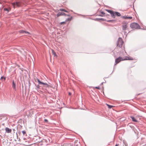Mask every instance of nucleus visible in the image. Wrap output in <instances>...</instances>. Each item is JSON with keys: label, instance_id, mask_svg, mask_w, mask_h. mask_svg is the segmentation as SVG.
<instances>
[{"label": "nucleus", "instance_id": "nucleus-18", "mask_svg": "<svg viewBox=\"0 0 146 146\" xmlns=\"http://www.w3.org/2000/svg\"><path fill=\"white\" fill-rule=\"evenodd\" d=\"M59 10L60 11H64V12H68V11H66L65 9H60Z\"/></svg>", "mask_w": 146, "mask_h": 146}, {"label": "nucleus", "instance_id": "nucleus-3", "mask_svg": "<svg viewBox=\"0 0 146 146\" xmlns=\"http://www.w3.org/2000/svg\"><path fill=\"white\" fill-rule=\"evenodd\" d=\"M130 27L132 29H139L140 27L139 25L136 23H133L131 24L130 25Z\"/></svg>", "mask_w": 146, "mask_h": 146}, {"label": "nucleus", "instance_id": "nucleus-22", "mask_svg": "<svg viewBox=\"0 0 146 146\" xmlns=\"http://www.w3.org/2000/svg\"><path fill=\"white\" fill-rule=\"evenodd\" d=\"M93 88H94H94H95L97 89H98L99 90L100 89V88L99 87H93Z\"/></svg>", "mask_w": 146, "mask_h": 146}, {"label": "nucleus", "instance_id": "nucleus-27", "mask_svg": "<svg viewBox=\"0 0 146 146\" xmlns=\"http://www.w3.org/2000/svg\"><path fill=\"white\" fill-rule=\"evenodd\" d=\"M119 145V144H116L115 146H118Z\"/></svg>", "mask_w": 146, "mask_h": 146}, {"label": "nucleus", "instance_id": "nucleus-28", "mask_svg": "<svg viewBox=\"0 0 146 146\" xmlns=\"http://www.w3.org/2000/svg\"><path fill=\"white\" fill-rule=\"evenodd\" d=\"M110 21V20L109 21Z\"/></svg>", "mask_w": 146, "mask_h": 146}, {"label": "nucleus", "instance_id": "nucleus-15", "mask_svg": "<svg viewBox=\"0 0 146 146\" xmlns=\"http://www.w3.org/2000/svg\"><path fill=\"white\" fill-rule=\"evenodd\" d=\"M4 10L5 11H7V12H8L10 10L11 8H9L8 9H7V8H5L4 9Z\"/></svg>", "mask_w": 146, "mask_h": 146}, {"label": "nucleus", "instance_id": "nucleus-5", "mask_svg": "<svg viewBox=\"0 0 146 146\" xmlns=\"http://www.w3.org/2000/svg\"><path fill=\"white\" fill-rule=\"evenodd\" d=\"M11 4L13 6L14 8H15L16 7H20L21 5V3L19 2H16L15 3H12Z\"/></svg>", "mask_w": 146, "mask_h": 146}, {"label": "nucleus", "instance_id": "nucleus-13", "mask_svg": "<svg viewBox=\"0 0 146 146\" xmlns=\"http://www.w3.org/2000/svg\"><path fill=\"white\" fill-rule=\"evenodd\" d=\"M12 87L14 89H15L16 84L15 83L14 81V80L13 81Z\"/></svg>", "mask_w": 146, "mask_h": 146}, {"label": "nucleus", "instance_id": "nucleus-19", "mask_svg": "<svg viewBox=\"0 0 146 146\" xmlns=\"http://www.w3.org/2000/svg\"><path fill=\"white\" fill-rule=\"evenodd\" d=\"M106 105L108 106V108H111L112 107H113V106H111V105H109L108 104H106Z\"/></svg>", "mask_w": 146, "mask_h": 146}, {"label": "nucleus", "instance_id": "nucleus-7", "mask_svg": "<svg viewBox=\"0 0 146 146\" xmlns=\"http://www.w3.org/2000/svg\"><path fill=\"white\" fill-rule=\"evenodd\" d=\"M106 11L111 14V16L112 17H113L114 18L115 17V16L116 15L115 12H114L113 11L108 10H106Z\"/></svg>", "mask_w": 146, "mask_h": 146}, {"label": "nucleus", "instance_id": "nucleus-23", "mask_svg": "<svg viewBox=\"0 0 146 146\" xmlns=\"http://www.w3.org/2000/svg\"><path fill=\"white\" fill-rule=\"evenodd\" d=\"M22 133H23V135H25L26 133V132L25 131H22Z\"/></svg>", "mask_w": 146, "mask_h": 146}, {"label": "nucleus", "instance_id": "nucleus-10", "mask_svg": "<svg viewBox=\"0 0 146 146\" xmlns=\"http://www.w3.org/2000/svg\"><path fill=\"white\" fill-rule=\"evenodd\" d=\"M5 131L6 132L8 133H10L11 132V129H9L8 127H6L5 128Z\"/></svg>", "mask_w": 146, "mask_h": 146}, {"label": "nucleus", "instance_id": "nucleus-11", "mask_svg": "<svg viewBox=\"0 0 146 146\" xmlns=\"http://www.w3.org/2000/svg\"><path fill=\"white\" fill-rule=\"evenodd\" d=\"M19 32L20 33H25L26 34H29V33L28 32L25 31L24 30H21L19 31Z\"/></svg>", "mask_w": 146, "mask_h": 146}, {"label": "nucleus", "instance_id": "nucleus-17", "mask_svg": "<svg viewBox=\"0 0 146 146\" xmlns=\"http://www.w3.org/2000/svg\"><path fill=\"white\" fill-rule=\"evenodd\" d=\"M72 17H71V18H69L67 19L65 21L66 22L67 21H70L72 19Z\"/></svg>", "mask_w": 146, "mask_h": 146}, {"label": "nucleus", "instance_id": "nucleus-4", "mask_svg": "<svg viewBox=\"0 0 146 146\" xmlns=\"http://www.w3.org/2000/svg\"><path fill=\"white\" fill-rule=\"evenodd\" d=\"M37 80L39 84H44V87H45V88L52 87L51 85L50 84H48L46 83L41 82L40 81V80L38 79H37Z\"/></svg>", "mask_w": 146, "mask_h": 146}, {"label": "nucleus", "instance_id": "nucleus-1", "mask_svg": "<svg viewBox=\"0 0 146 146\" xmlns=\"http://www.w3.org/2000/svg\"><path fill=\"white\" fill-rule=\"evenodd\" d=\"M133 60L134 59L133 58L130 56H126L124 58H123L122 57H119L115 59V62L116 64L115 65H116L118 63L121 61L126 60Z\"/></svg>", "mask_w": 146, "mask_h": 146}, {"label": "nucleus", "instance_id": "nucleus-25", "mask_svg": "<svg viewBox=\"0 0 146 146\" xmlns=\"http://www.w3.org/2000/svg\"><path fill=\"white\" fill-rule=\"evenodd\" d=\"M44 121L45 122H47L48 121L46 119H44Z\"/></svg>", "mask_w": 146, "mask_h": 146}, {"label": "nucleus", "instance_id": "nucleus-12", "mask_svg": "<svg viewBox=\"0 0 146 146\" xmlns=\"http://www.w3.org/2000/svg\"><path fill=\"white\" fill-rule=\"evenodd\" d=\"M130 117L132 119V121L135 122H137V121L132 116H130Z\"/></svg>", "mask_w": 146, "mask_h": 146}, {"label": "nucleus", "instance_id": "nucleus-2", "mask_svg": "<svg viewBox=\"0 0 146 146\" xmlns=\"http://www.w3.org/2000/svg\"><path fill=\"white\" fill-rule=\"evenodd\" d=\"M123 42L122 39L121 38H118V41L117 42V46L118 47L121 48L122 47Z\"/></svg>", "mask_w": 146, "mask_h": 146}, {"label": "nucleus", "instance_id": "nucleus-6", "mask_svg": "<svg viewBox=\"0 0 146 146\" xmlns=\"http://www.w3.org/2000/svg\"><path fill=\"white\" fill-rule=\"evenodd\" d=\"M122 27L123 30H127L128 27V23L125 22H123L122 23Z\"/></svg>", "mask_w": 146, "mask_h": 146}, {"label": "nucleus", "instance_id": "nucleus-21", "mask_svg": "<svg viewBox=\"0 0 146 146\" xmlns=\"http://www.w3.org/2000/svg\"><path fill=\"white\" fill-rule=\"evenodd\" d=\"M66 22L65 21V22H61L60 23V25L65 24H66Z\"/></svg>", "mask_w": 146, "mask_h": 146}, {"label": "nucleus", "instance_id": "nucleus-16", "mask_svg": "<svg viewBox=\"0 0 146 146\" xmlns=\"http://www.w3.org/2000/svg\"><path fill=\"white\" fill-rule=\"evenodd\" d=\"M115 15H116L117 16H121V14L120 13L117 12H115Z\"/></svg>", "mask_w": 146, "mask_h": 146}, {"label": "nucleus", "instance_id": "nucleus-9", "mask_svg": "<svg viewBox=\"0 0 146 146\" xmlns=\"http://www.w3.org/2000/svg\"><path fill=\"white\" fill-rule=\"evenodd\" d=\"M121 18L124 19H131L132 18V17H127L126 16H122L121 17Z\"/></svg>", "mask_w": 146, "mask_h": 146}, {"label": "nucleus", "instance_id": "nucleus-20", "mask_svg": "<svg viewBox=\"0 0 146 146\" xmlns=\"http://www.w3.org/2000/svg\"><path fill=\"white\" fill-rule=\"evenodd\" d=\"M1 80L3 81H5V78L3 76H2L1 78Z\"/></svg>", "mask_w": 146, "mask_h": 146}, {"label": "nucleus", "instance_id": "nucleus-26", "mask_svg": "<svg viewBox=\"0 0 146 146\" xmlns=\"http://www.w3.org/2000/svg\"><path fill=\"white\" fill-rule=\"evenodd\" d=\"M68 94L69 95H71V92H69Z\"/></svg>", "mask_w": 146, "mask_h": 146}, {"label": "nucleus", "instance_id": "nucleus-24", "mask_svg": "<svg viewBox=\"0 0 146 146\" xmlns=\"http://www.w3.org/2000/svg\"><path fill=\"white\" fill-rule=\"evenodd\" d=\"M101 13L102 14H103V15H104L105 14V12L104 11H102L101 12Z\"/></svg>", "mask_w": 146, "mask_h": 146}, {"label": "nucleus", "instance_id": "nucleus-8", "mask_svg": "<svg viewBox=\"0 0 146 146\" xmlns=\"http://www.w3.org/2000/svg\"><path fill=\"white\" fill-rule=\"evenodd\" d=\"M62 15H65V16H69V15H66L64 13H62V12H59L57 14V17H58Z\"/></svg>", "mask_w": 146, "mask_h": 146}, {"label": "nucleus", "instance_id": "nucleus-14", "mask_svg": "<svg viewBox=\"0 0 146 146\" xmlns=\"http://www.w3.org/2000/svg\"><path fill=\"white\" fill-rule=\"evenodd\" d=\"M51 50L52 51V52L53 55L54 56L57 57V56L56 54V53L55 52V51L53 49H52Z\"/></svg>", "mask_w": 146, "mask_h": 146}]
</instances>
